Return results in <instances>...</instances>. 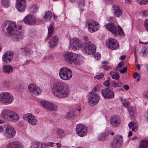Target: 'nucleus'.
Here are the masks:
<instances>
[{"label":"nucleus","mask_w":148,"mask_h":148,"mask_svg":"<svg viewBox=\"0 0 148 148\" xmlns=\"http://www.w3.org/2000/svg\"><path fill=\"white\" fill-rule=\"evenodd\" d=\"M25 0H16V7L17 10L20 12H22L26 8Z\"/></svg>","instance_id":"nucleus-15"},{"label":"nucleus","mask_w":148,"mask_h":148,"mask_svg":"<svg viewBox=\"0 0 148 148\" xmlns=\"http://www.w3.org/2000/svg\"><path fill=\"white\" fill-rule=\"evenodd\" d=\"M13 52L11 51H8L3 55L2 60L5 63H10L13 58Z\"/></svg>","instance_id":"nucleus-16"},{"label":"nucleus","mask_w":148,"mask_h":148,"mask_svg":"<svg viewBox=\"0 0 148 148\" xmlns=\"http://www.w3.org/2000/svg\"><path fill=\"white\" fill-rule=\"evenodd\" d=\"M5 148H24V146L20 142L14 141L8 143Z\"/></svg>","instance_id":"nucleus-19"},{"label":"nucleus","mask_w":148,"mask_h":148,"mask_svg":"<svg viewBox=\"0 0 148 148\" xmlns=\"http://www.w3.org/2000/svg\"><path fill=\"white\" fill-rule=\"evenodd\" d=\"M10 84L9 82H5L3 84V86L6 88H9L10 87Z\"/></svg>","instance_id":"nucleus-47"},{"label":"nucleus","mask_w":148,"mask_h":148,"mask_svg":"<svg viewBox=\"0 0 148 148\" xmlns=\"http://www.w3.org/2000/svg\"><path fill=\"white\" fill-rule=\"evenodd\" d=\"M122 85V84L121 82H112L111 86V87H114L115 88L117 87H120Z\"/></svg>","instance_id":"nucleus-34"},{"label":"nucleus","mask_w":148,"mask_h":148,"mask_svg":"<svg viewBox=\"0 0 148 148\" xmlns=\"http://www.w3.org/2000/svg\"><path fill=\"white\" fill-rule=\"evenodd\" d=\"M0 115L3 118L11 121H17L20 118L19 115L16 112L7 109L2 110Z\"/></svg>","instance_id":"nucleus-4"},{"label":"nucleus","mask_w":148,"mask_h":148,"mask_svg":"<svg viewBox=\"0 0 148 148\" xmlns=\"http://www.w3.org/2000/svg\"><path fill=\"white\" fill-rule=\"evenodd\" d=\"M75 115V112L71 111L68 112L67 114V116L69 118H71L72 116Z\"/></svg>","instance_id":"nucleus-42"},{"label":"nucleus","mask_w":148,"mask_h":148,"mask_svg":"<svg viewBox=\"0 0 148 148\" xmlns=\"http://www.w3.org/2000/svg\"><path fill=\"white\" fill-rule=\"evenodd\" d=\"M121 122L120 118L118 115H113L110 117V123L111 125L113 127H117L120 124Z\"/></svg>","instance_id":"nucleus-14"},{"label":"nucleus","mask_w":148,"mask_h":148,"mask_svg":"<svg viewBox=\"0 0 148 148\" xmlns=\"http://www.w3.org/2000/svg\"><path fill=\"white\" fill-rule=\"evenodd\" d=\"M83 39L84 40V41L83 42H87V43H88V42H91L90 41H88V38L87 36H84L83 37Z\"/></svg>","instance_id":"nucleus-56"},{"label":"nucleus","mask_w":148,"mask_h":148,"mask_svg":"<svg viewBox=\"0 0 148 148\" xmlns=\"http://www.w3.org/2000/svg\"><path fill=\"white\" fill-rule=\"evenodd\" d=\"M136 109L134 107H132L129 108V112L130 115L131 116H133L135 115V114Z\"/></svg>","instance_id":"nucleus-35"},{"label":"nucleus","mask_w":148,"mask_h":148,"mask_svg":"<svg viewBox=\"0 0 148 148\" xmlns=\"http://www.w3.org/2000/svg\"><path fill=\"white\" fill-rule=\"evenodd\" d=\"M148 52V48L147 47H144L143 48L141 54L143 56H145Z\"/></svg>","instance_id":"nucleus-38"},{"label":"nucleus","mask_w":148,"mask_h":148,"mask_svg":"<svg viewBox=\"0 0 148 148\" xmlns=\"http://www.w3.org/2000/svg\"><path fill=\"white\" fill-rule=\"evenodd\" d=\"M64 131L62 130H58L57 131V134L59 137L62 138L64 135Z\"/></svg>","instance_id":"nucleus-37"},{"label":"nucleus","mask_w":148,"mask_h":148,"mask_svg":"<svg viewBox=\"0 0 148 148\" xmlns=\"http://www.w3.org/2000/svg\"><path fill=\"white\" fill-rule=\"evenodd\" d=\"M118 32H117V34L120 36L123 37L124 36V34L122 28L120 26H118Z\"/></svg>","instance_id":"nucleus-33"},{"label":"nucleus","mask_w":148,"mask_h":148,"mask_svg":"<svg viewBox=\"0 0 148 148\" xmlns=\"http://www.w3.org/2000/svg\"><path fill=\"white\" fill-rule=\"evenodd\" d=\"M138 128L137 127V125L136 124L134 127H132V130L134 132H136Z\"/></svg>","instance_id":"nucleus-60"},{"label":"nucleus","mask_w":148,"mask_h":148,"mask_svg":"<svg viewBox=\"0 0 148 148\" xmlns=\"http://www.w3.org/2000/svg\"><path fill=\"white\" fill-rule=\"evenodd\" d=\"M136 125V123L132 121L130 122L128 124V126L129 128L130 129H131L132 127H133Z\"/></svg>","instance_id":"nucleus-48"},{"label":"nucleus","mask_w":148,"mask_h":148,"mask_svg":"<svg viewBox=\"0 0 148 148\" xmlns=\"http://www.w3.org/2000/svg\"><path fill=\"white\" fill-rule=\"evenodd\" d=\"M53 56L52 54L49 55L48 56V59L49 60H51L53 59Z\"/></svg>","instance_id":"nucleus-62"},{"label":"nucleus","mask_w":148,"mask_h":148,"mask_svg":"<svg viewBox=\"0 0 148 148\" xmlns=\"http://www.w3.org/2000/svg\"><path fill=\"white\" fill-rule=\"evenodd\" d=\"M107 138V135L106 133L100 134L98 137L97 139L99 140H103Z\"/></svg>","instance_id":"nucleus-31"},{"label":"nucleus","mask_w":148,"mask_h":148,"mask_svg":"<svg viewBox=\"0 0 148 148\" xmlns=\"http://www.w3.org/2000/svg\"><path fill=\"white\" fill-rule=\"evenodd\" d=\"M94 57L96 60H99L101 59V54L99 53H96L94 55Z\"/></svg>","instance_id":"nucleus-45"},{"label":"nucleus","mask_w":148,"mask_h":148,"mask_svg":"<svg viewBox=\"0 0 148 148\" xmlns=\"http://www.w3.org/2000/svg\"><path fill=\"white\" fill-rule=\"evenodd\" d=\"M52 16V14L51 12L50 11L47 12V19H50L51 18Z\"/></svg>","instance_id":"nucleus-51"},{"label":"nucleus","mask_w":148,"mask_h":148,"mask_svg":"<svg viewBox=\"0 0 148 148\" xmlns=\"http://www.w3.org/2000/svg\"><path fill=\"white\" fill-rule=\"evenodd\" d=\"M101 68L102 69L106 70L110 68V67L107 65H103L101 66Z\"/></svg>","instance_id":"nucleus-55"},{"label":"nucleus","mask_w":148,"mask_h":148,"mask_svg":"<svg viewBox=\"0 0 148 148\" xmlns=\"http://www.w3.org/2000/svg\"><path fill=\"white\" fill-rule=\"evenodd\" d=\"M66 71H68L66 67H62L60 69L59 74H66L64 73V72Z\"/></svg>","instance_id":"nucleus-41"},{"label":"nucleus","mask_w":148,"mask_h":148,"mask_svg":"<svg viewBox=\"0 0 148 148\" xmlns=\"http://www.w3.org/2000/svg\"><path fill=\"white\" fill-rule=\"evenodd\" d=\"M113 8L114 15L116 17L120 16L122 14V11L119 7L116 5H114L113 6Z\"/></svg>","instance_id":"nucleus-24"},{"label":"nucleus","mask_w":148,"mask_h":148,"mask_svg":"<svg viewBox=\"0 0 148 148\" xmlns=\"http://www.w3.org/2000/svg\"><path fill=\"white\" fill-rule=\"evenodd\" d=\"M84 58L77 54L75 53L72 63L76 65H80L84 62Z\"/></svg>","instance_id":"nucleus-18"},{"label":"nucleus","mask_w":148,"mask_h":148,"mask_svg":"<svg viewBox=\"0 0 148 148\" xmlns=\"http://www.w3.org/2000/svg\"><path fill=\"white\" fill-rule=\"evenodd\" d=\"M58 39L57 36H54L48 42L49 46L51 47L55 46L57 44Z\"/></svg>","instance_id":"nucleus-25"},{"label":"nucleus","mask_w":148,"mask_h":148,"mask_svg":"<svg viewBox=\"0 0 148 148\" xmlns=\"http://www.w3.org/2000/svg\"><path fill=\"white\" fill-rule=\"evenodd\" d=\"M23 119L29 124L32 126L36 125L38 123V120L31 113L25 114L23 116Z\"/></svg>","instance_id":"nucleus-11"},{"label":"nucleus","mask_w":148,"mask_h":148,"mask_svg":"<svg viewBox=\"0 0 148 148\" xmlns=\"http://www.w3.org/2000/svg\"><path fill=\"white\" fill-rule=\"evenodd\" d=\"M85 2L84 0H78L77 3L79 7H82L84 5Z\"/></svg>","instance_id":"nucleus-40"},{"label":"nucleus","mask_w":148,"mask_h":148,"mask_svg":"<svg viewBox=\"0 0 148 148\" xmlns=\"http://www.w3.org/2000/svg\"><path fill=\"white\" fill-rule=\"evenodd\" d=\"M57 146V148H61V145L59 143H56Z\"/></svg>","instance_id":"nucleus-64"},{"label":"nucleus","mask_w":148,"mask_h":148,"mask_svg":"<svg viewBox=\"0 0 148 148\" xmlns=\"http://www.w3.org/2000/svg\"><path fill=\"white\" fill-rule=\"evenodd\" d=\"M31 148H46V144L42 142L34 141L31 143Z\"/></svg>","instance_id":"nucleus-23"},{"label":"nucleus","mask_w":148,"mask_h":148,"mask_svg":"<svg viewBox=\"0 0 148 148\" xmlns=\"http://www.w3.org/2000/svg\"><path fill=\"white\" fill-rule=\"evenodd\" d=\"M148 147V141L146 140H142L140 142L139 148H147Z\"/></svg>","instance_id":"nucleus-28"},{"label":"nucleus","mask_w":148,"mask_h":148,"mask_svg":"<svg viewBox=\"0 0 148 148\" xmlns=\"http://www.w3.org/2000/svg\"><path fill=\"white\" fill-rule=\"evenodd\" d=\"M102 63L103 65H107L109 64V62L107 61H103Z\"/></svg>","instance_id":"nucleus-63"},{"label":"nucleus","mask_w":148,"mask_h":148,"mask_svg":"<svg viewBox=\"0 0 148 148\" xmlns=\"http://www.w3.org/2000/svg\"><path fill=\"white\" fill-rule=\"evenodd\" d=\"M28 89L29 92L34 95H39L41 92L40 88L34 84H29L28 86Z\"/></svg>","instance_id":"nucleus-13"},{"label":"nucleus","mask_w":148,"mask_h":148,"mask_svg":"<svg viewBox=\"0 0 148 148\" xmlns=\"http://www.w3.org/2000/svg\"><path fill=\"white\" fill-rule=\"evenodd\" d=\"M41 105L44 108H46V101H40Z\"/></svg>","instance_id":"nucleus-49"},{"label":"nucleus","mask_w":148,"mask_h":148,"mask_svg":"<svg viewBox=\"0 0 148 148\" xmlns=\"http://www.w3.org/2000/svg\"><path fill=\"white\" fill-rule=\"evenodd\" d=\"M16 134L15 129L10 125H8L5 126L3 135L6 138L11 139L14 137Z\"/></svg>","instance_id":"nucleus-6"},{"label":"nucleus","mask_w":148,"mask_h":148,"mask_svg":"<svg viewBox=\"0 0 148 148\" xmlns=\"http://www.w3.org/2000/svg\"><path fill=\"white\" fill-rule=\"evenodd\" d=\"M123 141L122 136L120 135H117L114 138L111 145L114 148H119L122 144Z\"/></svg>","instance_id":"nucleus-10"},{"label":"nucleus","mask_w":148,"mask_h":148,"mask_svg":"<svg viewBox=\"0 0 148 148\" xmlns=\"http://www.w3.org/2000/svg\"><path fill=\"white\" fill-rule=\"evenodd\" d=\"M99 99V95L96 93H93L89 96L88 102L90 105L94 106L98 103Z\"/></svg>","instance_id":"nucleus-12"},{"label":"nucleus","mask_w":148,"mask_h":148,"mask_svg":"<svg viewBox=\"0 0 148 148\" xmlns=\"http://www.w3.org/2000/svg\"><path fill=\"white\" fill-rule=\"evenodd\" d=\"M82 42L79 40L74 38L71 41L70 46L74 50L80 49L84 53L89 55H92L95 52L96 47L91 42Z\"/></svg>","instance_id":"nucleus-1"},{"label":"nucleus","mask_w":148,"mask_h":148,"mask_svg":"<svg viewBox=\"0 0 148 148\" xmlns=\"http://www.w3.org/2000/svg\"><path fill=\"white\" fill-rule=\"evenodd\" d=\"M103 77V75H95L94 78L97 79H102Z\"/></svg>","instance_id":"nucleus-50"},{"label":"nucleus","mask_w":148,"mask_h":148,"mask_svg":"<svg viewBox=\"0 0 148 148\" xmlns=\"http://www.w3.org/2000/svg\"><path fill=\"white\" fill-rule=\"evenodd\" d=\"M54 28L52 24L50 25L48 27V37H50L53 33Z\"/></svg>","instance_id":"nucleus-30"},{"label":"nucleus","mask_w":148,"mask_h":148,"mask_svg":"<svg viewBox=\"0 0 148 148\" xmlns=\"http://www.w3.org/2000/svg\"><path fill=\"white\" fill-rule=\"evenodd\" d=\"M127 71V67H124L122 70L120 71V72L121 73H126Z\"/></svg>","instance_id":"nucleus-57"},{"label":"nucleus","mask_w":148,"mask_h":148,"mask_svg":"<svg viewBox=\"0 0 148 148\" xmlns=\"http://www.w3.org/2000/svg\"><path fill=\"white\" fill-rule=\"evenodd\" d=\"M76 134L79 136L83 137L86 135L87 133V127L83 124H79L76 127Z\"/></svg>","instance_id":"nucleus-7"},{"label":"nucleus","mask_w":148,"mask_h":148,"mask_svg":"<svg viewBox=\"0 0 148 148\" xmlns=\"http://www.w3.org/2000/svg\"><path fill=\"white\" fill-rule=\"evenodd\" d=\"M23 21L25 24L29 25H32L36 21L35 17L32 15L26 16L24 18Z\"/></svg>","instance_id":"nucleus-17"},{"label":"nucleus","mask_w":148,"mask_h":148,"mask_svg":"<svg viewBox=\"0 0 148 148\" xmlns=\"http://www.w3.org/2000/svg\"><path fill=\"white\" fill-rule=\"evenodd\" d=\"M88 29L90 33H93L97 31L100 27V25L96 21H88L86 22Z\"/></svg>","instance_id":"nucleus-8"},{"label":"nucleus","mask_w":148,"mask_h":148,"mask_svg":"<svg viewBox=\"0 0 148 148\" xmlns=\"http://www.w3.org/2000/svg\"><path fill=\"white\" fill-rule=\"evenodd\" d=\"M2 5L5 8H7L10 5L9 0H2Z\"/></svg>","instance_id":"nucleus-32"},{"label":"nucleus","mask_w":148,"mask_h":148,"mask_svg":"<svg viewBox=\"0 0 148 148\" xmlns=\"http://www.w3.org/2000/svg\"><path fill=\"white\" fill-rule=\"evenodd\" d=\"M105 27L111 32L116 35H117V29L113 23H107L105 25Z\"/></svg>","instance_id":"nucleus-21"},{"label":"nucleus","mask_w":148,"mask_h":148,"mask_svg":"<svg viewBox=\"0 0 148 148\" xmlns=\"http://www.w3.org/2000/svg\"><path fill=\"white\" fill-rule=\"evenodd\" d=\"M119 75H112V78L115 80H118L119 79Z\"/></svg>","instance_id":"nucleus-53"},{"label":"nucleus","mask_w":148,"mask_h":148,"mask_svg":"<svg viewBox=\"0 0 148 148\" xmlns=\"http://www.w3.org/2000/svg\"><path fill=\"white\" fill-rule=\"evenodd\" d=\"M58 109L55 104L50 102H47V110L50 111H56Z\"/></svg>","instance_id":"nucleus-26"},{"label":"nucleus","mask_w":148,"mask_h":148,"mask_svg":"<svg viewBox=\"0 0 148 148\" xmlns=\"http://www.w3.org/2000/svg\"><path fill=\"white\" fill-rule=\"evenodd\" d=\"M106 45L108 48L111 50L117 49L119 47L118 42L114 38H110L106 42Z\"/></svg>","instance_id":"nucleus-9"},{"label":"nucleus","mask_w":148,"mask_h":148,"mask_svg":"<svg viewBox=\"0 0 148 148\" xmlns=\"http://www.w3.org/2000/svg\"><path fill=\"white\" fill-rule=\"evenodd\" d=\"M122 104L125 107H127L128 105V103L125 100L122 101Z\"/></svg>","instance_id":"nucleus-54"},{"label":"nucleus","mask_w":148,"mask_h":148,"mask_svg":"<svg viewBox=\"0 0 148 148\" xmlns=\"http://www.w3.org/2000/svg\"><path fill=\"white\" fill-rule=\"evenodd\" d=\"M61 79L64 80H68L72 77V75H59Z\"/></svg>","instance_id":"nucleus-29"},{"label":"nucleus","mask_w":148,"mask_h":148,"mask_svg":"<svg viewBox=\"0 0 148 148\" xmlns=\"http://www.w3.org/2000/svg\"><path fill=\"white\" fill-rule=\"evenodd\" d=\"M101 93L103 96L105 98L110 99L114 97V93L110 89L107 88L102 90Z\"/></svg>","instance_id":"nucleus-20"},{"label":"nucleus","mask_w":148,"mask_h":148,"mask_svg":"<svg viewBox=\"0 0 148 148\" xmlns=\"http://www.w3.org/2000/svg\"><path fill=\"white\" fill-rule=\"evenodd\" d=\"M13 67L9 65H5L3 68V70L4 71L7 73H10L13 71Z\"/></svg>","instance_id":"nucleus-27"},{"label":"nucleus","mask_w":148,"mask_h":148,"mask_svg":"<svg viewBox=\"0 0 148 148\" xmlns=\"http://www.w3.org/2000/svg\"><path fill=\"white\" fill-rule=\"evenodd\" d=\"M144 25L146 30L148 32V19L144 21Z\"/></svg>","instance_id":"nucleus-44"},{"label":"nucleus","mask_w":148,"mask_h":148,"mask_svg":"<svg viewBox=\"0 0 148 148\" xmlns=\"http://www.w3.org/2000/svg\"><path fill=\"white\" fill-rule=\"evenodd\" d=\"M75 53L72 52H67L65 53L63 55V58L66 62L72 63L74 55Z\"/></svg>","instance_id":"nucleus-22"},{"label":"nucleus","mask_w":148,"mask_h":148,"mask_svg":"<svg viewBox=\"0 0 148 148\" xmlns=\"http://www.w3.org/2000/svg\"><path fill=\"white\" fill-rule=\"evenodd\" d=\"M141 14L143 16H145L148 15V11L147 10H143L141 12Z\"/></svg>","instance_id":"nucleus-52"},{"label":"nucleus","mask_w":148,"mask_h":148,"mask_svg":"<svg viewBox=\"0 0 148 148\" xmlns=\"http://www.w3.org/2000/svg\"><path fill=\"white\" fill-rule=\"evenodd\" d=\"M110 78L109 77L108 79L106 80L103 83V84L105 86H110Z\"/></svg>","instance_id":"nucleus-46"},{"label":"nucleus","mask_w":148,"mask_h":148,"mask_svg":"<svg viewBox=\"0 0 148 148\" xmlns=\"http://www.w3.org/2000/svg\"><path fill=\"white\" fill-rule=\"evenodd\" d=\"M142 95L144 98L148 99V90L143 92L142 94Z\"/></svg>","instance_id":"nucleus-39"},{"label":"nucleus","mask_w":148,"mask_h":148,"mask_svg":"<svg viewBox=\"0 0 148 148\" xmlns=\"http://www.w3.org/2000/svg\"><path fill=\"white\" fill-rule=\"evenodd\" d=\"M38 7L36 4H33L30 8V10L32 13H35L38 10Z\"/></svg>","instance_id":"nucleus-36"},{"label":"nucleus","mask_w":148,"mask_h":148,"mask_svg":"<svg viewBox=\"0 0 148 148\" xmlns=\"http://www.w3.org/2000/svg\"><path fill=\"white\" fill-rule=\"evenodd\" d=\"M139 4L141 5L146 4L148 3V0H138Z\"/></svg>","instance_id":"nucleus-43"},{"label":"nucleus","mask_w":148,"mask_h":148,"mask_svg":"<svg viewBox=\"0 0 148 148\" xmlns=\"http://www.w3.org/2000/svg\"><path fill=\"white\" fill-rule=\"evenodd\" d=\"M99 88L98 86H96L92 89V91L93 92H96L98 91Z\"/></svg>","instance_id":"nucleus-58"},{"label":"nucleus","mask_w":148,"mask_h":148,"mask_svg":"<svg viewBox=\"0 0 148 148\" xmlns=\"http://www.w3.org/2000/svg\"><path fill=\"white\" fill-rule=\"evenodd\" d=\"M14 97L10 93L7 92H3L0 93V103L8 105L13 103Z\"/></svg>","instance_id":"nucleus-5"},{"label":"nucleus","mask_w":148,"mask_h":148,"mask_svg":"<svg viewBox=\"0 0 148 148\" xmlns=\"http://www.w3.org/2000/svg\"><path fill=\"white\" fill-rule=\"evenodd\" d=\"M6 28L8 35L14 41H18L22 39L23 32L21 31L22 28L21 25H16L15 23L11 21L5 22L3 25Z\"/></svg>","instance_id":"nucleus-2"},{"label":"nucleus","mask_w":148,"mask_h":148,"mask_svg":"<svg viewBox=\"0 0 148 148\" xmlns=\"http://www.w3.org/2000/svg\"><path fill=\"white\" fill-rule=\"evenodd\" d=\"M52 92L55 96L59 98H64L69 96L70 93V89L67 85L58 82L53 84Z\"/></svg>","instance_id":"nucleus-3"},{"label":"nucleus","mask_w":148,"mask_h":148,"mask_svg":"<svg viewBox=\"0 0 148 148\" xmlns=\"http://www.w3.org/2000/svg\"><path fill=\"white\" fill-rule=\"evenodd\" d=\"M123 88L126 90H128L129 89V86L127 85H125L123 86Z\"/></svg>","instance_id":"nucleus-61"},{"label":"nucleus","mask_w":148,"mask_h":148,"mask_svg":"<svg viewBox=\"0 0 148 148\" xmlns=\"http://www.w3.org/2000/svg\"><path fill=\"white\" fill-rule=\"evenodd\" d=\"M67 69L68 71H65L64 73L67 74H72V71L70 69L67 68Z\"/></svg>","instance_id":"nucleus-59"}]
</instances>
